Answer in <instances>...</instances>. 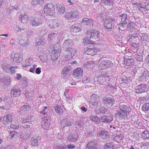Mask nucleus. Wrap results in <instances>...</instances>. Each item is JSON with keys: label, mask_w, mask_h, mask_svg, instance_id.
Wrapping results in <instances>:
<instances>
[{"label": "nucleus", "mask_w": 149, "mask_h": 149, "mask_svg": "<svg viewBox=\"0 0 149 149\" xmlns=\"http://www.w3.org/2000/svg\"><path fill=\"white\" fill-rule=\"evenodd\" d=\"M120 110L116 114V117L121 120H126L128 118L129 113L131 111V109L128 105L123 103L120 104Z\"/></svg>", "instance_id": "nucleus-1"}, {"label": "nucleus", "mask_w": 149, "mask_h": 149, "mask_svg": "<svg viewBox=\"0 0 149 149\" xmlns=\"http://www.w3.org/2000/svg\"><path fill=\"white\" fill-rule=\"evenodd\" d=\"M66 50L68 53L65 56L64 59L66 61H68L72 59L73 56L76 54V49L72 46H71L69 47H68Z\"/></svg>", "instance_id": "nucleus-2"}, {"label": "nucleus", "mask_w": 149, "mask_h": 149, "mask_svg": "<svg viewBox=\"0 0 149 149\" xmlns=\"http://www.w3.org/2000/svg\"><path fill=\"white\" fill-rule=\"evenodd\" d=\"M55 8L52 3H48L44 6V10L45 14L46 16H51L54 13Z\"/></svg>", "instance_id": "nucleus-3"}, {"label": "nucleus", "mask_w": 149, "mask_h": 149, "mask_svg": "<svg viewBox=\"0 0 149 149\" xmlns=\"http://www.w3.org/2000/svg\"><path fill=\"white\" fill-rule=\"evenodd\" d=\"M98 63V68L102 70L109 68L113 65V63H111V61L108 60H100L99 61Z\"/></svg>", "instance_id": "nucleus-4"}, {"label": "nucleus", "mask_w": 149, "mask_h": 149, "mask_svg": "<svg viewBox=\"0 0 149 149\" xmlns=\"http://www.w3.org/2000/svg\"><path fill=\"white\" fill-rule=\"evenodd\" d=\"M100 35L99 31L96 30H90L87 31V36L92 40H95L98 38Z\"/></svg>", "instance_id": "nucleus-5"}, {"label": "nucleus", "mask_w": 149, "mask_h": 149, "mask_svg": "<svg viewBox=\"0 0 149 149\" xmlns=\"http://www.w3.org/2000/svg\"><path fill=\"white\" fill-rule=\"evenodd\" d=\"M128 16L127 14L124 13L120 14L117 18V20H119V22L123 27L126 26L127 24V20Z\"/></svg>", "instance_id": "nucleus-6"}, {"label": "nucleus", "mask_w": 149, "mask_h": 149, "mask_svg": "<svg viewBox=\"0 0 149 149\" xmlns=\"http://www.w3.org/2000/svg\"><path fill=\"white\" fill-rule=\"evenodd\" d=\"M94 21L92 19L84 18L81 22V24L84 27L89 28L93 25Z\"/></svg>", "instance_id": "nucleus-7"}, {"label": "nucleus", "mask_w": 149, "mask_h": 149, "mask_svg": "<svg viewBox=\"0 0 149 149\" xmlns=\"http://www.w3.org/2000/svg\"><path fill=\"white\" fill-rule=\"evenodd\" d=\"M42 22V19L40 17L36 16L34 18H32L31 19L30 22V24L32 26L36 27L38 26L41 25Z\"/></svg>", "instance_id": "nucleus-8"}, {"label": "nucleus", "mask_w": 149, "mask_h": 149, "mask_svg": "<svg viewBox=\"0 0 149 149\" xmlns=\"http://www.w3.org/2000/svg\"><path fill=\"white\" fill-rule=\"evenodd\" d=\"M20 94V89L18 86H15L11 88L10 94L12 97H15L19 96Z\"/></svg>", "instance_id": "nucleus-9"}, {"label": "nucleus", "mask_w": 149, "mask_h": 149, "mask_svg": "<svg viewBox=\"0 0 149 149\" xmlns=\"http://www.w3.org/2000/svg\"><path fill=\"white\" fill-rule=\"evenodd\" d=\"M71 69V68L70 66L65 67L62 70V77L63 78H67L70 76Z\"/></svg>", "instance_id": "nucleus-10"}, {"label": "nucleus", "mask_w": 149, "mask_h": 149, "mask_svg": "<svg viewBox=\"0 0 149 149\" xmlns=\"http://www.w3.org/2000/svg\"><path fill=\"white\" fill-rule=\"evenodd\" d=\"M83 70L81 68H77L73 71V76L76 79H79L81 78L83 75Z\"/></svg>", "instance_id": "nucleus-11"}, {"label": "nucleus", "mask_w": 149, "mask_h": 149, "mask_svg": "<svg viewBox=\"0 0 149 149\" xmlns=\"http://www.w3.org/2000/svg\"><path fill=\"white\" fill-rule=\"evenodd\" d=\"M102 102L105 106L110 107L112 106L114 102V99L111 97H107L104 98Z\"/></svg>", "instance_id": "nucleus-12"}, {"label": "nucleus", "mask_w": 149, "mask_h": 149, "mask_svg": "<svg viewBox=\"0 0 149 149\" xmlns=\"http://www.w3.org/2000/svg\"><path fill=\"white\" fill-rule=\"evenodd\" d=\"M147 86L146 84H141L137 86L135 89L136 93H140L144 92L147 90Z\"/></svg>", "instance_id": "nucleus-13"}, {"label": "nucleus", "mask_w": 149, "mask_h": 149, "mask_svg": "<svg viewBox=\"0 0 149 149\" xmlns=\"http://www.w3.org/2000/svg\"><path fill=\"white\" fill-rule=\"evenodd\" d=\"M81 25L80 24L78 23H75L71 25L70 27V29L71 31L76 33L77 32L81 31Z\"/></svg>", "instance_id": "nucleus-14"}, {"label": "nucleus", "mask_w": 149, "mask_h": 149, "mask_svg": "<svg viewBox=\"0 0 149 149\" xmlns=\"http://www.w3.org/2000/svg\"><path fill=\"white\" fill-rule=\"evenodd\" d=\"M49 117H44L42 120V126L45 129L49 127L50 126V120L48 119Z\"/></svg>", "instance_id": "nucleus-15"}, {"label": "nucleus", "mask_w": 149, "mask_h": 149, "mask_svg": "<svg viewBox=\"0 0 149 149\" xmlns=\"http://www.w3.org/2000/svg\"><path fill=\"white\" fill-rule=\"evenodd\" d=\"M37 39L36 41H37L36 44V46L37 48H40L42 47H44L46 41L45 38L42 37L37 40Z\"/></svg>", "instance_id": "nucleus-16"}, {"label": "nucleus", "mask_w": 149, "mask_h": 149, "mask_svg": "<svg viewBox=\"0 0 149 149\" xmlns=\"http://www.w3.org/2000/svg\"><path fill=\"white\" fill-rule=\"evenodd\" d=\"M97 135L100 139L102 138L104 140L107 139L109 138L108 133L104 130H102L99 132Z\"/></svg>", "instance_id": "nucleus-17"}, {"label": "nucleus", "mask_w": 149, "mask_h": 149, "mask_svg": "<svg viewBox=\"0 0 149 149\" xmlns=\"http://www.w3.org/2000/svg\"><path fill=\"white\" fill-rule=\"evenodd\" d=\"M61 50L58 49H54L52 52L51 57L53 59H57L60 55Z\"/></svg>", "instance_id": "nucleus-18"}, {"label": "nucleus", "mask_w": 149, "mask_h": 149, "mask_svg": "<svg viewBox=\"0 0 149 149\" xmlns=\"http://www.w3.org/2000/svg\"><path fill=\"white\" fill-rule=\"evenodd\" d=\"M12 120V116L10 115H7L3 118V123L5 125H8Z\"/></svg>", "instance_id": "nucleus-19"}, {"label": "nucleus", "mask_w": 149, "mask_h": 149, "mask_svg": "<svg viewBox=\"0 0 149 149\" xmlns=\"http://www.w3.org/2000/svg\"><path fill=\"white\" fill-rule=\"evenodd\" d=\"M30 142L32 146H37L40 143V138L36 136H34L31 138Z\"/></svg>", "instance_id": "nucleus-20"}, {"label": "nucleus", "mask_w": 149, "mask_h": 149, "mask_svg": "<svg viewBox=\"0 0 149 149\" xmlns=\"http://www.w3.org/2000/svg\"><path fill=\"white\" fill-rule=\"evenodd\" d=\"M101 120L103 122L109 123L113 120V117L112 116H103L101 117Z\"/></svg>", "instance_id": "nucleus-21"}, {"label": "nucleus", "mask_w": 149, "mask_h": 149, "mask_svg": "<svg viewBox=\"0 0 149 149\" xmlns=\"http://www.w3.org/2000/svg\"><path fill=\"white\" fill-rule=\"evenodd\" d=\"M93 61H88L84 64L83 68L85 70H89L93 67Z\"/></svg>", "instance_id": "nucleus-22"}, {"label": "nucleus", "mask_w": 149, "mask_h": 149, "mask_svg": "<svg viewBox=\"0 0 149 149\" xmlns=\"http://www.w3.org/2000/svg\"><path fill=\"white\" fill-rule=\"evenodd\" d=\"M91 97L92 101L94 102V105H97L99 102L100 97L98 95L93 94Z\"/></svg>", "instance_id": "nucleus-23"}, {"label": "nucleus", "mask_w": 149, "mask_h": 149, "mask_svg": "<svg viewBox=\"0 0 149 149\" xmlns=\"http://www.w3.org/2000/svg\"><path fill=\"white\" fill-rule=\"evenodd\" d=\"M134 63L133 60L132 59H127L124 61L125 64L128 66V68L132 67L134 65Z\"/></svg>", "instance_id": "nucleus-24"}, {"label": "nucleus", "mask_w": 149, "mask_h": 149, "mask_svg": "<svg viewBox=\"0 0 149 149\" xmlns=\"http://www.w3.org/2000/svg\"><path fill=\"white\" fill-rule=\"evenodd\" d=\"M33 61L31 58H29L26 60L25 63L23 64V66L27 67L30 66L32 65L33 63Z\"/></svg>", "instance_id": "nucleus-25"}, {"label": "nucleus", "mask_w": 149, "mask_h": 149, "mask_svg": "<svg viewBox=\"0 0 149 149\" xmlns=\"http://www.w3.org/2000/svg\"><path fill=\"white\" fill-rule=\"evenodd\" d=\"M83 51L84 53L88 55H92L94 54V51L93 50V47H86L84 49Z\"/></svg>", "instance_id": "nucleus-26"}, {"label": "nucleus", "mask_w": 149, "mask_h": 149, "mask_svg": "<svg viewBox=\"0 0 149 149\" xmlns=\"http://www.w3.org/2000/svg\"><path fill=\"white\" fill-rule=\"evenodd\" d=\"M72 40L70 39L65 40L62 46L63 48L65 49L67 48L69 45L72 44Z\"/></svg>", "instance_id": "nucleus-27"}, {"label": "nucleus", "mask_w": 149, "mask_h": 149, "mask_svg": "<svg viewBox=\"0 0 149 149\" xmlns=\"http://www.w3.org/2000/svg\"><path fill=\"white\" fill-rule=\"evenodd\" d=\"M101 4L103 6H111L113 4L112 0H102Z\"/></svg>", "instance_id": "nucleus-28"}, {"label": "nucleus", "mask_w": 149, "mask_h": 149, "mask_svg": "<svg viewBox=\"0 0 149 149\" xmlns=\"http://www.w3.org/2000/svg\"><path fill=\"white\" fill-rule=\"evenodd\" d=\"M19 19L23 23H26L28 19V16L25 13L21 14Z\"/></svg>", "instance_id": "nucleus-29"}, {"label": "nucleus", "mask_w": 149, "mask_h": 149, "mask_svg": "<svg viewBox=\"0 0 149 149\" xmlns=\"http://www.w3.org/2000/svg\"><path fill=\"white\" fill-rule=\"evenodd\" d=\"M95 145V142L89 141L87 145L86 149H97Z\"/></svg>", "instance_id": "nucleus-30"}, {"label": "nucleus", "mask_w": 149, "mask_h": 149, "mask_svg": "<svg viewBox=\"0 0 149 149\" xmlns=\"http://www.w3.org/2000/svg\"><path fill=\"white\" fill-rule=\"evenodd\" d=\"M19 124L18 121H13L11 123L10 127L12 129L16 130L19 128Z\"/></svg>", "instance_id": "nucleus-31"}, {"label": "nucleus", "mask_w": 149, "mask_h": 149, "mask_svg": "<svg viewBox=\"0 0 149 149\" xmlns=\"http://www.w3.org/2000/svg\"><path fill=\"white\" fill-rule=\"evenodd\" d=\"M58 13L60 14H63L65 12V8L63 5L60 6L56 8Z\"/></svg>", "instance_id": "nucleus-32"}, {"label": "nucleus", "mask_w": 149, "mask_h": 149, "mask_svg": "<svg viewBox=\"0 0 149 149\" xmlns=\"http://www.w3.org/2000/svg\"><path fill=\"white\" fill-rule=\"evenodd\" d=\"M84 125V123L81 120H79L76 122L75 126L78 130H81L83 128Z\"/></svg>", "instance_id": "nucleus-33"}, {"label": "nucleus", "mask_w": 149, "mask_h": 149, "mask_svg": "<svg viewBox=\"0 0 149 149\" xmlns=\"http://www.w3.org/2000/svg\"><path fill=\"white\" fill-rule=\"evenodd\" d=\"M63 107L60 106H57L54 107L55 112L58 115H60L62 113Z\"/></svg>", "instance_id": "nucleus-34"}, {"label": "nucleus", "mask_w": 149, "mask_h": 149, "mask_svg": "<svg viewBox=\"0 0 149 149\" xmlns=\"http://www.w3.org/2000/svg\"><path fill=\"white\" fill-rule=\"evenodd\" d=\"M91 38H88L86 36L85 37L83 40V43L85 45H88V44H93L94 43V41L91 40Z\"/></svg>", "instance_id": "nucleus-35"}, {"label": "nucleus", "mask_w": 149, "mask_h": 149, "mask_svg": "<svg viewBox=\"0 0 149 149\" xmlns=\"http://www.w3.org/2000/svg\"><path fill=\"white\" fill-rule=\"evenodd\" d=\"M11 58L13 61L15 62H20L22 60V58L19 57L17 55H15L13 54L11 55Z\"/></svg>", "instance_id": "nucleus-36"}, {"label": "nucleus", "mask_w": 149, "mask_h": 149, "mask_svg": "<svg viewBox=\"0 0 149 149\" xmlns=\"http://www.w3.org/2000/svg\"><path fill=\"white\" fill-rule=\"evenodd\" d=\"M115 147L113 143L109 142L106 144L104 149H115Z\"/></svg>", "instance_id": "nucleus-37"}, {"label": "nucleus", "mask_w": 149, "mask_h": 149, "mask_svg": "<svg viewBox=\"0 0 149 149\" xmlns=\"http://www.w3.org/2000/svg\"><path fill=\"white\" fill-rule=\"evenodd\" d=\"M91 119L97 124L100 123V121L99 118L96 116H92L91 117Z\"/></svg>", "instance_id": "nucleus-38"}, {"label": "nucleus", "mask_w": 149, "mask_h": 149, "mask_svg": "<svg viewBox=\"0 0 149 149\" xmlns=\"http://www.w3.org/2000/svg\"><path fill=\"white\" fill-rule=\"evenodd\" d=\"M22 113H23L29 111L30 110L29 106L28 105H24L23 107H22L20 109Z\"/></svg>", "instance_id": "nucleus-39"}, {"label": "nucleus", "mask_w": 149, "mask_h": 149, "mask_svg": "<svg viewBox=\"0 0 149 149\" xmlns=\"http://www.w3.org/2000/svg\"><path fill=\"white\" fill-rule=\"evenodd\" d=\"M123 135L120 133H119L115 136L114 140L117 142H119L123 139Z\"/></svg>", "instance_id": "nucleus-40"}, {"label": "nucleus", "mask_w": 149, "mask_h": 149, "mask_svg": "<svg viewBox=\"0 0 149 149\" xmlns=\"http://www.w3.org/2000/svg\"><path fill=\"white\" fill-rule=\"evenodd\" d=\"M39 57L41 61L42 62L46 61L48 59L47 55L45 54H41Z\"/></svg>", "instance_id": "nucleus-41"}, {"label": "nucleus", "mask_w": 149, "mask_h": 149, "mask_svg": "<svg viewBox=\"0 0 149 149\" xmlns=\"http://www.w3.org/2000/svg\"><path fill=\"white\" fill-rule=\"evenodd\" d=\"M57 36V34L55 33L52 32L48 35V40H53Z\"/></svg>", "instance_id": "nucleus-42"}, {"label": "nucleus", "mask_w": 149, "mask_h": 149, "mask_svg": "<svg viewBox=\"0 0 149 149\" xmlns=\"http://www.w3.org/2000/svg\"><path fill=\"white\" fill-rule=\"evenodd\" d=\"M142 136L144 139H149V132L147 131H144L143 132Z\"/></svg>", "instance_id": "nucleus-43"}, {"label": "nucleus", "mask_w": 149, "mask_h": 149, "mask_svg": "<svg viewBox=\"0 0 149 149\" xmlns=\"http://www.w3.org/2000/svg\"><path fill=\"white\" fill-rule=\"evenodd\" d=\"M10 65L8 64L4 63H3L2 65V69L5 71L8 72L10 71L9 68Z\"/></svg>", "instance_id": "nucleus-44"}, {"label": "nucleus", "mask_w": 149, "mask_h": 149, "mask_svg": "<svg viewBox=\"0 0 149 149\" xmlns=\"http://www.w3.org/2000/svg\"><path fill=\"white\" fill-rule=\"evenodd\" d=\"M77 135H70L68 136V139L70 141L74 142L77 139Z\"/></svg>", "instance_id": "nucleus-45"}, {"label": "nucleus", "mask_w": 149, "mask_h": 149, "mask_svg": "<svg viewBox=\"0 0 149 149\" xmlns=\"http://www.w3.org/2000/svg\"><path fill=\"white\" fill-rule=\"evenodd\" d=\"M70 12L72 15V18H76L78 15V12L77 10L73 9Z\"/></svg>", "instance_id": "nucleus-46"}, {"label": "nucleus", "mask_w": 149, "mask_h": 149, "mask_svg": "<svg viewBox=\"0 0 149 149\" xmlns=\"http://www.w3.org/2000/svg\"><path fill=\"white\" fill-rule=\"evenodd\" d=\"M96 112L97 113H104L106 111V110L104 109V108L102 107H97L96 108Z\"/></svg>", "instance_id": "nucleus-47"}, {"label": "nucleus", "mask_w": 149, "mask_h": 149, "mask_svg": "<svg viewBox=\"0 0 149 149\" xmlns=\"http://www.w3.org/2000/svg\"><path fill=\"white\" fill-rule=\"evenodd\" d=\"M148 98L149 97L148 96V94L146 93V95L145 96L141 97L139 98V101L142 103L143 102L146 101L148 100Z\"/></svg>", "instance_id": "nucleus-48"}, {"label": "nucleus", "mask_w": 149, "mask_h": 149, "mask_svg": "<svg viewBox=\"0 0 149 149\" xmlns=\"http://www.w3.org/2000/svg\"><path fill=\"white\" fill-rule=\"evenodd\" d=\"M26 120H23L22 122L24 123V124L22 126V127H23L25 129H27L29 127H30V123L29 122H28Z\"/></svg>", "instance_id": "nucleus-49"}, {"label": "nucleus", "mask_w": 149, "mask_h": 149, "mask_svg": "<svg viewBox=\"0 0 149 149\" xmlns=\"http://www.w3.org/2000/svg\"><path fill=\"white\" fill-rule=\"evenodd\" d=\"M58 25L57 21H51L49 24V26L51 28H55Z\"/></svg>", "instance_id": "nucleus-50"}, {"label": "nucleus", "mask_w": 149, "mask_h": 149, "mask_svg": "<svg viewBox=\"0 0 149 149\" xmlns=\"http://www.w3.org/2000/svg\"><path fill=\"white\" fill-rule=\"evenodd\" d=\"M9 135L11 137V139H12L13 140V138H15L17 136V134L16 132L15 131H13L10 132Z\"/></svg>", "instance_id": "nucleus-51"}, {"label": "nucleus", "mask_w": 149, "mask_h": 149, "mask_svg": "<svg viewBox=\"0 0 149 149\" xmlns=\"http://www.w3.org/2000/svg\"><path fill=\"white\" fill-rule=\"evenodd\" d=\"M142 109L146 112L149 111V102L145 103L143 106Z\"/></svg>", "instance_id": "nucleus-52"}, {"label": "nucleus", "mask_w": 149, "mask_h": 149, "mask_svg": "<svg viewBox=\"0 0 149 149\" xmlns=\"http://www.w3.org/2000/svg\"><path fill=\"white\" fill-rule=\"evenodd\" d=\"M14 28L15 30L17 32L20 31L24 29L23 27L22 28L20 27L18 24L15 25L14 26Z\"/></svg>", "instance_id": "nucleus-53"}, {"label": "nucleus", "mask_w": 149, "mask_h": 149, "mask_svg": "<svg viewBox=\"0 0 149 149\" xmlns=\"http://www.w3.org/2000/svg\"><path fill=\"white\" fill-rule=\"evenodd\" d=\"M112 24L111 23H104V27L108 29L109 31H110L111 30L112 27Z\"/></svg>", "instance_id": "nucleus-54"}, {"label": "nucleus", "mask_w": 149, "mask_h": 149, "mask_svg": "<svg viewBox=\"0 0 149 149\" xmlns=\"http://www.w3.org/2000/svg\"><path fill=\"white\" fill-rule=\"evenodd\" d=\"M134 24L133 22H131L127 25V29L129 30L133 29L134 28Z\"/></svg>", "instance_id": "nucleus-55"}, {"label": "nucleus", "mask_w": 149, "mask_h": 149, "mask_svg": "<svg viewBox=\"0 0 149 149\" xmlns=\"http://www.w3.org/2000/svg\"><path fill=\"white\" fill-rule=\"evenodd\" d=\"M63 123H64L63 126L64 127L65 126H71L72 124V123L70 121H69V120L67 121H65V120H64L63 121Z\"/></svg>", "instance_id": "nucleus-56"}, {"label": "nucleus", "mask_w": 149, "mask_h": 149, "mask_svg": "<svg viewBox=\"0 0 149 149\" xmlns=\"http://www.w3.org/2000/svg\"><path fill=\"white\" fill-rule=\"evenodd\" d=\"M40 3V0H33L31 2L32 5L34 6H36Z\"/></svg>", "instance_id": "nucleus-57"}, {"label": "nucleus", "mask_w": 149, "mask_h": 149, "mask_svg": "<svg viewBox=\"0 0 149 149\" xmlns=\"http://www.w3.org/2000/svg\"><path fill=\"white\" fill-rule=\"evenodd\" d=\"M47 109V106H45L42 110H40L39 112L40 114H45L47 112L48 110Z\"/></svg>", "instance_id": "nucleus-58"}, {"label": "nucleus", "mask_w": 149, "mask_h": 149, "mask_svg": "<svg viewBox=\"0 0 149 149\" xmlns=\"http://www.w3.org/2000/svg\"><path fill=\"white\" fill-rule=\"evenodd\" d=\"M104 23H106V24L108 23L112 24V19L111 17H107L105 20Z\"/></svg>", "instance_id": "nucleus-59"}, {"label": "nucleus", "mask_w": 149, "mask_h": 149, "mask_svg": "<svg viewBox=\"0 0 149 149\" xmlns=\"http://www.w3.org/2000/svg\"><path fill=\"white\" fill-rule=\"evenodd\" d=\"M20 82L24 86H26L27 84L28 80L24 78L22 79Z\"/></svg>", "instance_id": "nucleus-60"}, {"label": "nucleus", "mask_w": 149, "mask_h": 149, "mask_svg": "<svg viewBox=\"0 0 149 149\" xmlns=\"http://www.w3.org/2000/svg\"><path fill=\"white\" fill-rule=\"evenodd\" d=\"M65 18L67 19H69L73 18H72V15L70 12H68L66 13Z\"/></svg>", "instance_id": "nucleus-61"}, {"label": "nucleus", "mask_w": 149, "mask_h": 149, "mask_svg": "<svg viewBox=\"0 0 149 149\" xmlns=\"http://www.w3.org/2000/svg\"><path fill=\"white\" fill-rule=\"evenodd\" d=\"M93 51H94V53H97L100 50V48L97 46H96L95 47H93Z\"/></svg>", "instance_id": "nucleus-62"}, {"label": "nucleus", "mask_w": 149, "mask_h": 149, "mask_svg": "<svg viewBox=\"0 0 149 149\" xmlns=\"http://www.w3.org/2000/svg\"><path fill=\"white\" fill-rule=\"evenodd\" d=\"M54 149H67V147L65 145H61L56 147Z\"/></svg>", "instance_id": "nucleus-63"}, {"label": "nucleus", "mask_w": 149, "mask_h": 149, "mask_svg": "<svg viewBox=\"0 0 149 149\" xmlns=\"http://www.w3.org/2000/svg\"><path fill=\"white\" fill-rule=\"evenodd\" d=\"M5 149H14V147L11 145L4 146Z\"/></svg>", "instance_id": "nucleus-64"}]
</instances>
